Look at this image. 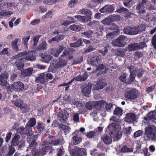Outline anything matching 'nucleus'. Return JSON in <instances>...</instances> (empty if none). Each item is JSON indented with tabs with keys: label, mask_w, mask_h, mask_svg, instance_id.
<instances>
[{
	"label": "nucleus",
	"mask_w": 156,
	"mask_h": 156,
	"mask_svg": "<svg viewBox=\"0 0 156 156\" xmlns=\"http://www.w3.org/2000/svg\"><path fill=\"white\" fill-rule=\"evenodd\" d=\"M37 139H35L33 137L30 138V139H29V141H27L29 143L31 141V142L28 148L31 150L35 156H41L42 155L45 154L46 150L48 149L49 144L45 142H43L41 145L40 149L39 150H38L37 149V144L36 142V140Z\"/></svg>",
	"instance_id": "f257e3e1"
},
{
	"label": "nucleus",
	"mask_w": 156,
	"mask_h": 156,
	"mask_svg": "<svg viewBox=\"0 0 156 156\" xmlns=\"http://www.w3.org/2000/svg\"><path fill=\"white\" fill-rule=\"evenodd\" d=\"M13 59H18L15 62V64L18 69L21 70L24 67L23 62L26 60L33 61L35 59V57L32 54L26 52H20L12 57Z\"/></svg>",
	"instance_id": "f03ea898"
},
{
	"label": "nucleus",
	"mask_w": 156,
	"mask_h": 156,
	"mask_svg": "<svg viewBox=\"0 0 156 156\" xmlns=\"http://www.w3.org/2000/svg\"><path fill=\"white\" fill-rule=\"evenodd\" d=\"M143 138L145 141L156 140V127L150 126L145 127Z\"/></svg>",
	"instance_id": "7ed1b4c3"
},
{
	"label": "nucleus",
	"mask_w": 156,
	"mask_h": 156,
	"mask_svg": "<svg viewBox=\"0 0 156 156\" xmlns=\"http://www.w3.org/2000/svg\"><path fill=\"white\" fill-rule=\"evenodd\" d=\"M17 132L20 134H25L27 135L28 137L27 141H29V139L30 138L34 137V139H36L38 138L37 135H33V132L32 130V128L30 127H28L27 126L25 128L21 127L18 129L17 130Z\"/></svg>",
	"instance_id": "20e7f679"
},
{
	"label": "nucleus",
	"mask_w": 156,
	"mask_h": 156,
	"mask_svg": "<svg viewBox=\"0 0 156 156\" xmlns=\"http://www.w3.org/2000/svg\"><path fill=\"white\" fill-rule=\"evenodd\" d=\"M124 96L129 100H135L138 97V90L136 89H132L126 91L125 93Z\"/></svg>",
	"instance_id": "39448f33"
},
{
	"label": "nucleus",
	"mask_w": 156,
	"mask_h": 156,
	"mask_svg": "<svg viewBox=\"0 0 156 156\" xmlns=\"http://www.w3.org/2000/svg\"><path fill=\"white\" fill-rule=\"evenodd\" d=\"M67 63L65 61L61 60L59 58L58 60H54L51 62V65L55 69L61 68L66 66Z\"/></svg>",
	"instance_id": "423d86ee"
},
{
	"label": "nucleus",
	"mask_w": 156,
	"mask_h": 156,
	"mask_svg": "<svg viewBox=\"0 0 156 156\" xmlns=\"http://www.w3.org/2000/svg\"><path fill=\"white\" fill-rule=\"evenodd\" d=\"M126 37L123 35L120 36L119 37L112 41L113 44L115 46L118 47H122L125 45V42L124 41Z\"/></svg>",
	"instance_id": "0eeeda50"
},
{
	"label": "nucleus",
	"mask_w": 156,
	"mask_h": 156,
	"mask_svg": "<svg viewBox=\"0 0 156 156\" xmlns=\"http://www.w3.org/2000/svg\"><path fill=\"white\" fill-rule=\"evenodd\" d=\"M20 137V136L18 134L16 133L12 140V145L14 146L19 145V147H20L23 144L24 141L23 140H21L19 141Z\"/></svg>",
	"instance_id": "6e6552de"
},
{
	"label": "nucleus",
	"mask_w": 156,
	"mask_h": 156,
	"mask_svg": "<svg viewBox=\"0 0 156 156\" xmlns=\"http://www.w3.org/2000/svg\"><path fill=\"white\" fill-rule=\"evenodd\" d=\"M69 114L65 110L60 111L57 114L58 119L61 122H64L69 117Z\"/></svg>",
	"instance_id": "1a4fd4ad"
},
{
	"label": "nucleus",
	"mask_w": 156,
	"mask_h": 156,
	"mask_svg": "<svg viewBox=\"0 0 156 156\" xmlns=\"http://www.w3.org/2000/svg\"><path fill=\"white\" fill-rule=\"evenodd\" d=\"M61 60L65 61L67 63L68 60L71 59L72 56L71 55L69 48L66 49L63 52L60 57Z\"/></svg>",
	"instance_id": "9d476101"
},
{
	"label": "nucleus",
	"mask_w": 156,
	"mask_h": 156,
	"mask_svg": "<svg viewBox=\"0 0 156 156\" xmlns=\"http://www.w3.org/2000/svg\"><path fill=\"white\" fill-rule=\"evenodd\" d=\"M9 76L7 72H5L0 75V85L6 86L8 84L7 79Z\"/></svg>",
	"instance_id": "9b49d317"
},
{
	"label": "nucleus",
	"mask_w": 156,
	"mask_h": 156,
	"mask_svg": "<svg viewBox=\"0 0 156 156\" xmlns=\"http://www.w3.org/2000/svg\"><path fill=\"white\" fill-rule=\"evenodd\" d=\"M92 86L91 85L86 84L82 86V92L83 95L87 97H89L90 94Z\"/></svg>",
	"instance_id": "f8f14e48"
},
{
	"label": "nucleus",
	"mask_w": 156,
	"mask_h": 156,
	"mask_svg": "<svg viewBox=\"0 0 156 156\" xmlns=\"http://www.w3.org/2000/svg\"><path fill=\"white\" fill-rule=\"evenodd\" d=\"M114 10L113 6L111 5H105L99 10V11L102 13H111Z\"/></svg>",
	"instance_id": "ddd939ff"
},
{
	"label": "nucleus",
	"mask_w": 156,
	"mask_h": 156,
	"mask_svg": "<svg viewBox=\"0 0 156 156\" xmlns=\"http://www.w3.org/2000/svg\"><path fill=\"white\" fill-rule=\"evenodd\" d=\"M14 90L17 91H22L24 90V84L20 81L14 82L12 85Z\"/></svg>",
	"instance_id": "4468645a"
},
{
	"label": "nucleus",
	"mask_w": 156,
	"mask_h": 156,
	"mask_svg": "<svg viewBox=\"0 0 156 156\" xmlns=\"http://www.w3.org/2000/svg\"><path fill=\"white\" fill-rule=\"evenodd\" d=\"M146 2V0H142L136 6V9L138 10L139 14H141L145 12V11L144 9V5Z\"/></svg>",
	"instance_id": "2eb2a0df"
},
{
	"label": "nucleus",
	"mask_w": 156,
	"mask_h": 156,
	"mask_svg": "<svg viewBox=\"0 0 156 156\" xmlns=\"http://www.w3.org/2000/svg\"><path fill=\"white\" fill-rule=\"evenodd\" d=\"M101 56L100 55L95 56L91 57L90 59V64L92 65L97 66L100 62Z\"/></svg>",
	"instance_id": "dca6fc26"
},
{
	"label": "nucleus",
	"mask_w": 156,
	"mask_h": 156,
	"mask_svg": "<svg viewBox=\"0 0 156 156\" xmlns=\"http://www.w3.org/2000/svg\"><path fill=\"white\" fill-rule=\"evenodd\" d=\"M97 67L96 70L100 71L104 69L101 72H100L97 73V76H99L101 74L106 73L108 70V69L105 67V65L103 64H99L98 66H97Z\"/></svg>",
	"instance_id": "f3484780"
},
{
	"label": "nucleus",
	"mask_w": 156,
	"mask_h": 156,
	"mask_svg": "<svg viewBox=\"0 0 156 156\" xmlns=\"http://www.w3.org/2000/svg\"><path fill=\"white\" fill-rule=\"evenodd\" d=\"M21 40L19 38L15 39L11 42V45L12 48L15 51H18L19 50L18 46L20 44Z\"/></svg>",
	"instance_id": "a211bd4d"
},
{
	"label": "nucleus",
	"mask_w": 156,
	"mask_h": 156,
	"mask_svg": "<svg viewBox=\"0 0 156 156\" xmlns=\"http://www.w3.org/2000/svg\"><path fill=\"white\" fill-rule=\"evenodd\" d=\"M134 27H132L129 26L127 27L123 30L124 33L127 35H135Z\"/></svg>",
	"instance_id": "6ab92c4d"
},
{
	"label": "nucleus",
	"mask_w": 156,
	"mask_h": 156,
	"mask_svg": "<svg viewBox=\"0 0 156 156\" xmlns=\"http://www.w3.org/2000/svg\"><path fill=\"white\" fill-rule=\"evenodd\" d=\"M136 116L135 114L133 113H129L127 114L126 116V121L129 122L133 123L136 120Z\"/></svg>",
	"instance_id": "aec40b11"
},
{
	"label": "nucleus",
	"mask_w": 156,
	"mask_h": 156,
	"mask_svg": "<svg viewBox=\"0 0 156 156\" xmlns=\"http://www.w3.org/2000/svg\"><path fill=\"white\" fill-rule=\"evenodd\" d=\"M33 69L32 68H29L23 70L21 71V74L25 77L30 76L33 73Z\"/></svg>",
	"instance_id": "412c9836"
},
{
	"label": "nucleus",
	"mask_w": 156,
	"mask_h": 156,
	"mask_svg": "<svg viewBox=\"0 0 156 156\" xmlns=\"http://www.w3.org/2000/svg\"><path fill=\"white\" fill-rule=\"evenodd\" d=\"M136 34L139 33L145 30L146 27L145 25L144 24H140L137 27H134Z\"/></svg>",
	"instance_id": "4be33fe9"
},
{
	"label": "nucleus",
	"mask_w": 156,
	"mask_h": 156,
	"mask_svg": "<svg viewBox=\"0 0 156 156\" xmlns=\"http://www.w3.org/2000/svg\"><path fill=\"white\" fill-rule=\"evenodd\" d=\"M101 139L105 144L108 145L110 144L112 141V138L107 135H104L102 136Z\"/></svg>",
	"instance_id": "5701e85b"
},
{
	"label": "nucleus",
	"mask_w": 156,
	"mask_h": 156,
	"mask_svg": "<svg viewBox=\"0 0 156 156\" xmlns=\"http://www.w3.org/2000/svg\"><path fill=\"white\" fill-rule=\"evenodd\" d=\"M155 113L154 111H151L146 115V116L144 117V120L147 121H149L153 119H154L155 118Z\"/></svg>",
	"instance_id": "b1692460"
},
{
	"label": "nucleus",
	"mask_w": 156,
	"mask_h": 156,
	"mask_svg": "<svg viewBox=\"0 0 156 156\" xmlns=\"http://www.w3.org/2000/svg\"><path fill=\"white\" fill-rule=\"evenodd\" d=\"M48 143V149L49 148V145L50 144L54 146L62 145L63 144L62 141L60 139H57L56 140H53L50 141L49 142H45Z\"/></svg>",
	"instance_id": "393cba45"
},
{
	"label": "nucleus",
	"mask_w": 156,
	"mask_h": 156,
	"mask_svg": "<svg viewBox=\"0 0 156 156\" xmlns=\"http://www.w3.org/2000/svg\"><path fill=\"white\" fill-rule=\"evenodd\" d=\"M47 43L45 41H43L37 47L36 51H40L46 50L47 48Z\"/></svg>",
	"instance_id": "a878e982"
},
{
	"label": "nucleus",
	"mask_w": 156,
	"mask_h": 156,
	"mask_svg": "<svg viewBox=\"0 0 156 156\" xmlns=\"http://www.w3.org/2000/svg\"><path fill=\"white\" fill-rule=\"evenodd\" d=\"M123 110L120 107L116 106L114 110L113 114L118 117H120L123 114Z\"/></svg>",
	"instance_id": "bb28decb"
},
{
	"label": "nucleus",
	"mask_w": 156,
	"mask_h": 156,
	"mask_svg": "<svg viewBox=\"0 0 156 156\" xmlns=\"http://www.w3.org/2000/svg\"><path fill=\"white\" fill-rule=\"evenodd\" d=\"M97 104L95 101H89L85 104V106L89 110H91L96 107Z\"/></svg>",
	"instance_id": "cd10ccee"
},
{
	"label": "nucleus",
	"mask_w": 156,
	"mask_h": 156,
	"mask_svg": "<svg viewBox=\"0 0 156 156\" xmlns=\"http://www.w3.org/2000/svg\"><path fill=\"white\" fill-rule=\"evenodd\" d=\"M45 74L44 73H41L40 75L37 77L36 81L37 82H40L43 84L46 81V79L44 78Z\"/></svg>",
	"instance_id": "c85d7f7f"
},
{
	"label": "nucleus",
	"mask_w": 156,
	"mask_h": 156,
	"mask_svg": "<svg viewBox=\"0 0 156 156\" xmlns=\"http://www.w3.org/2000/svg\"><path fill=\"white\" fill-rule=\"evenodd\" d=\"M107 84L103 80H99L98 81L96 85V88L98 89H102Z\"/></svg>",
	"instance_id": "c756f323"
},
{
	"label": "nucleus",
	"mask_w": 156,
	"mask_h": 156,
	"mask_svg": "<svg viewBox=\"0 0 156 156\" xmlns=\"http://www.w3.org/2000/svg\"><path fill=\"white\" fill-rule=\"evenodd\" d=\"M90 41L89 40L84 39L82 38L79 39V47L80 46H83L84 44H89Z\"/></svg>",
	"instance_id": "7c9ffc66"
},
{
	"label": "nucleus",
	"mask_w": 156,
	"mask_h": 156,
	"mask_svg": "<svg viewBox=\"0 0 156 156\" xmlns=\"http://www.w3.org/2000/svg\"><path fill=\"white\" fill-rule=\"evenodd\" d=\"M128 48H129V51L137 50V44L135 43L129 44L128 45Z\"/></svg>",
	"instance_id": "2f4dec72"
},
{
	"label": "nucleus",
	"mask_w": 156,
	"mask_h": 156,
	"mask_svg": "<svg viewBox=\"0 0 156 156\" xmlns=\"http://www.w3.org/2000/svg\"><path fill=\"white\" fill-rule=\"evenodd\" d=\"M136 74H130L128 80H127V84H130L134 81L136 77Z\"/></svg>",
	"instance_id": "473e14b6"
},
{
	"label": "nucleus",
	"mask_w": 156,
	"mask_h": 156,
	"mask_svg": "<svg viewBox=\"0 0 156 156\" xmlns=\"http://www.w3.org/2000/svg\"><path fill=\"white\" fill-rule=\"evenodd\" d=\"M23 112L26 113L28 112L30 110V108L27 105L23 103L22 104L20 108Z\"/></svg>",
	"instance_id": "72a5a7b5"
},
{
	"label": "nucleus",
	"mask_w": 156,
	"mask_h": 156,
	"mask_svg": "<svg viewBox=\"0 0 156 156\" xmlns=\"http://www.w3.org/2000/svg\"><path fill=\"white\" fill-rule=\"evenodd\" d=\"M36 124V121L35 119L34 118H31L30 119L26 126L31 128L32 127L34 126Z\"/></svg>",
	"instance_id": "f704fd0d"
},
{
	"label": "nucleus",
	"mask_w": 156,
	"mask_h": 156,
	"mask_svg": "<svg viewBox=\"0 0 156 156\" xmlns=\"http://www.w3.org/2000/svg\"><path fill=\"white\" fill-rule=\"evenodd\" d=\"M79 21L83 23H86L88 22H90L86 16L79 15Z\"/></svg>",
	"instance_id": "c9c22d12"
},
{
	"label": "nucleus",
	"mask_w": 156,
	"mask_h": 156,
	"mask_svg": "<svg viewBox=\"0 0 156 156\" xmlns=\"http://www.w3.org/2000/svg\"><path fill=\"white\" fill-rule=\"evenodd\" d=\"M133 150L131 148H128L126 145H124L121 149V152H132Z\"/></svg>",
	"instance_id": "e433bc0d"
},
{
	"label": "nucleus",
	"mask_w": 156,
	"mask_h": 156,
	"mask_svg": "<svg viewBox=\"0 0 156 156\" xmlns=\"http://www.w3.org/2000/svg\"><path fill=\"white\" fill-rule=\"evenodd\" d=\"M112 22L110 16L108 17L101 21L102 23L104 24L109 25Z\"/></svg>",
	"instance_id": "4c0bfd02"
},
{
	"label": "nucleus",
	"mask_w": 156,
	"mask_h": 156,
	"mask_svg": "<svg viewBox=\"0 0 156 156\" xmlns=\"http://www.w3.org/2000/svg\"><path fill=\"white\" fill-rule=\"evenodd\" d=\"M41 57L45 60L47 62H48L53 58V56L47 55H43Z\"/></svg>",
	"instance_id": "58836bf2"
},
{
	"label": "nucleus",
	"mask_w": 156,
	"mask_h": 156,
	"mask_svg": "<svg viewBox=\"0 0 156 156\" xmlns=\"http://www.w3.org/2000/svg\"><path fill=\"white\" fill-rule=\"evenodd\" d=\"M113 105L112 103L106 104L105 106L106 110L108 112H111L113 109Z\"/></svg>",
	"instance_id": "ea45409f"
},
{
	"label": "nucleus",
	"mask_w": 156,
	"mask_h": 156,
	"mask_svg": "<svg viewBox=\"0 0 156 156\" xmlns=\"http://www.w3.org/2000/svg\"><path fill=\"white\" fill-rule=\"evenodd\" d=\"M87 154L85 149L79 148V156H86Z\"/></svg>",
	"instance_id": "a19ab883"
},
{
	"label": "nucleus",
	"mask_w": 156,
	"mask_h": 156,
	"mask_svg": "<svg viewBox=\"0 0 156 156\" xmlns=\"http://www.w3.org/2000/svg\"><path fill=\"white\" fill-rule=\"evenodd\" d=\"M85 14H86V16H85L88 19V20L91 21L92 15V11L89 9H87V11Z\"/></svg>",
	"instance_id": "79ce46f5"
},
{
	"label": "nucleus",
	"mask_w": 156,
	"mask_h": 156,
	"mask_svg": "<svg viewBox=\"0 0 156 156\" xmlns=\"http://www.w3.org/2000/svg\"><path fill=\"white\" fill-rule=\"evenodd\" d=\"M50 53L55 57H58L59 54L56 48H51L50 51Z\"/></svg>",
	"instance_id": "37998d69"
},
{
	"label": "nucleus",
	"mask_w": 156,
	"mask_h": 156,
	"mask_svg": "<svg viewBox=\"0 0 156 156\" xmlns=\"http://www.w3.org/2000/svg\"><path fill=\"white\" fill-rule=\"evenodd\" d=\"M110 17L112 22H115L120 20V16L118 15H111Z\"/></svg>",
	"instance_id": "c03bdc74"
},
{
	"label": "nucleus",
	"mask_w": 156,
	"mask_h": 156,
	"mask_svg": "<svg viewBox=\"0 0 156 156\" xmlns=\"http://www.w3.org/2000/svg\"><path fill=\"white\" fill-rule=\"evenodd\" d=\"M137 48L138 50L142 49L145 47H147L145 43L144 42H140L139 44L137 43Z\"/></svg>",
	"instance_id": "a18cd8bd"
},
{
	"label": "nucleus",
	"mask_w": 156,
	"mask_h": 156,
	"mask_svg": "<svg viewBox=\"0 0 156 156\" xmlns=\"http://www.w3.org/2000/svg\"><path fill=\"white\" fill-rule=\"evenodd\" d=\"M126 73H123L122 75L119 76V79L121 81L127 84V80H126Z\"/></svg>",
	"instance_id": "49530a36"
},
{
	"label": "nucleus",
	"mask_w": 156,
	"mask_h": 156,
	"mask_svg": "<svg viewBox=\"0 0 156 156\" xmlns=\"http://www.w3.org/2000/svg\"><path fill=\"white\" fill-rule=\"evenodd\" d=\"M143 131L141 130H139L135 132L133 134V136L135 138L137 137L140 136H142L143 134Z\"/></svg>",
	"instance_id": "de8ad7c7"
},
{
	"label": "nucleus",
	"mask_w": 156,
	"mask_h": 156,
	"mask_svg": "<svg viewBox=\"0 0 156 156\" xmlns=\"http://www.w3.org/2000/svg\"><path fill=\"white\" fill-rule=\"evenodd\" d=\"M93 33V31L91 30H89L86 32L81 33V34L85 35L88 38L92 37V35Z\"/></svg>",
	"instance_id": "09e8293b"
},
{
	"label": "nucleus",
	"mask_w": 156,
	"mask_h": 156,
	"mask_svg": "<svg viewBox=\"0 0 156 156\" xmlns=\"http://www.w3.org/2000/svg\"><path fill=\"white\" fill-rule=\"evenodd\" d=\"M12 14V12H10L9 11H2L0 12V17L2 18L3 17L7 16L10 15Z\"/></svg>",
	"instance_id": "8fccbe9b"
},
{
	"label": "nucleus",
	"mask_w": 156,
	"mask_h": 156,
	"mask_svg": "<svg viewBox=\"0 0 156 156\" xmlns=\"http://www.w3.org/2000/svg\"><path fill=\"white\" fill-rule=\"evenodd\" d=\"M127 68L129 70L130 74H136V70L133 66H127Z\"/></svg>",
	"instance_id": "3c124183"
},
{
	"label": "nucleus",
	"mask_w": 156,
	"mask_h": 156,
	"mask_svg": "<svg viewBox=\"0 0 156 156\" xmlns=\"http://www.w3.org/2000/svg\"><path fill=\"white\" fill-rule=\"evenodd\" d=\"M151 44L154 48L156 50V34H154L151 40Z\"/></svg>",
	"instance_id": "603ef678"
},
{
	"label": "nucleus",
	"mask_w": 156,
	"mask_h": 156,
	"mask_svg": "<svg viewBox=\"0 0 156 156\" xmlns=\"http://www.w3.org/2000/svg\"><path fill=\"white\" fill-rule=\"evenodd\" d=\"M23 102L20 99H17L15 101L14 103V105L17 107H18L20 108H21V106L22 104H23Z\"/></svg>",
	"instance_id": "864d4df0"
},
{
	"label": "nucleus",
	"mask_w": 156,
	"mask_h": 156,
	"mask_svg": "<svg viewBox=\"0 0 156 156\" xmlns=\"http://www.w3.org/2000/svg\"><path fill=\"white\" fill-rule=\"evenodd\" d=\"M95 136V132L93 131H91L87 132L86 134L87 137L88 138H91Z\"/></svg>",
	"instance_id": "5fc2aeb1"
},
{
	"label": "nucleus",
	"mask_w": 156,
	"mask_h": 156,
	"mask_svg": "<svg viewBox=\"0 0 156 156\" xmlns=\"http://www.w3.org/2000/svg\"><path fill=\"white\" fill-rule=\"evenodd\" d=\"M116 55L118 56L123 57L125 54L122 49H119L116 51Z\"/></svg>",
	"instance_id": "6e6d98bb"
},
{
	"label": "nucleus",
	"mask_w": 156,
	"mask_h": 156,
	"mask_svg": "<svg viewBox=\"0 0 156 156\" xmlns=\"http://www.w3.org/2000/svg\"><path fill=\"white\" fill-rule=\"evenodd\" d=\"M128 9L125 8L123 7H121L119 9H118L116 10V12L118 13L123 14L125 12L127 11Z\"/></svg>",
	"instance_id": "4d7b16f0"
},
{
	"label": "nucleus",
	"mask_w": 156,
	"mask_h": 156,
	"mask_svg": "<svg viewBox=\"0 0 156 156\" xmlns=\"http://www.w3.org/2000/svg\"><path fill=\"white\" fill-rule=\"evenodd\" d=\"M99 52L102 53L103 55L105 56L108 52V49L107 47H105L103 49L99 50Z\"/></svg>",
	"instance_id": "13d9d810"
},
{
	"label": "nucleus",
	"mask_w": 156,
	"mask_h": 156,
	"mask_svg": "<svg viewBox=\"0 0 156 156\" xmlns=\"http://www.w3.org/2000/svg\"><path fill=\"white\" fill-rule=\"evenodd\" d=\"M94 50H95V48H94L92 46L89 45L88 48L86 49L83 53H87L92 51Z\"/></svg>",
	"instance_id": "bf43d9fd"
},
{
	"label": "nucleus",
	"mask_w": 156,
	"mask_h": 156,
	"mask_svg": "<svg viewBox=\"0 0 156 156\" xmlns=\"http://www.w3.org/2000/svg\"><path fill=\"white\" fill-rule=\"evenodd\" d=\"M77 0H72L69 2V7L72 8L74 7L77 4Z\"/></svg>",
	"instance_id": "052dcab7"
},
{
	"label": "nucleus",
	"mask_w": 156,
	"mask_h": 156,
	"mask_svg": "<svg viewBox=\"0 0 156 156\" xmlns=\"http://www.w3.org/2000/svg\"><path fill=\"white\" fill-rule=\"evenodd\" d=\"M37 128L38 129V131L40 132H42L44 129V127L42 126L41 123H38L37 126Z\"/></svg>",
	"instance_id": "680f3d73"
},
{
	"label": "nucleus",
	"mask_w": 156,
	"mask_h": 156,
	"mask_svg": "<svg viewBox=\"0 0 156 156\" xmlns=\"http://www.w3.org/2000/svg\"><path fill=\"white\" fill-rule=\"evenodd\" d=\"M40 37L41 36H37L34 38L33 39V41H34V46H36L37 45L38 40Z\"/></svg>",
	"instance_id": "e2e57ef3"
},
{
	"label": "nucleus",
	"mask_w": 156,
	"mask_h": 156,
	"mask_svg": "<svg viewBox=\"0 0 156 156\" xmlns=\"http://www.w3.org/2000/svg\"><path fill=\"white\" fill-rule=\"evenodd\" d=\"M57 152L58 153L57 156H61L64 153L63 148L62 147L61 148L58 149Z\"/></svg>",
	"instance_id": "0e129e2a"
},
{
	"label": "nucleus",
	"mask_w": 156,
	"mask_h": 156,
	"mask_svg": "<svg viewBox=\"0 0 156 156\" xmlns=\"http://www.w3.org/2000/svg\"><path fill=\"white\" fill-rule=\"evenodd\" d=\"M124 14V17L126 18H128L130 17L132 13L129 12V10L128 9V10H127V11L125 12Z\"/></svg>",
	"instance_id": "69168bd1"
},
{
	"label": "nucleus",
	"mask_w": 156,
	"mask_h": 156,
	"mask_svg": "<svg viewBox=\"0 0 156 156\" xmlns=\"http://www.w3.org/2000/svg\"><path fill=\"white\" fill-rule=\"evenodd\" d=\"M78 81V77L76 76L74 77L73 79L71 80L69 82V83L70 84L72 83H73L75 84L77 83Z\"/></svg>",
	"instance_id": "338daca9"
},
{
	"label": "nucleus",
	"mask_w": 156,
	"mask_h": 156,
	"mask_svg": "<svg viewBox=\"0 0 156 156\" xmlns=\"http://www.w3.org/2000/svg\"><path fill=\"white\" fill-rule=\"evenodd\" d=\"M78 151L75 150H73L70 152V154L72 156H78Z\"/></svg>",
	"instance_id": "774afa93"
}]
</instances>
